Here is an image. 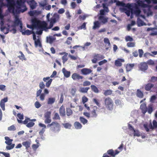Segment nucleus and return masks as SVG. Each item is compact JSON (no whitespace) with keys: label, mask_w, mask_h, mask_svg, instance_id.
<instances>
[{"label":"nucleus","mask_w":157,"mask_h":157,"mask_svg":"<svg viewBox=\"0 0 157 157\" xmlns=\"http://www.w3.org/2000/svg\"><path fill=\"white\" fill-rule=\"evenodd\" d=\"M48 21L50 22L49 25L48 27H47V24L44 21L42 22L36 18L33 19L32 21V25L33 27L42 28L45 31H46L48 29H50L53 27L54 24L57 21V18L55 16H53Z\"/></svg>","instance_id":"1"},{"label":"nucleus","mask_w":157,"mask_h":157,"mask_svg":"<svg viewBox=\"0 0 157 157\" xmlns=\"http://www.w3.org/2000/svg\"><path fill=\"white\" fill-rule=\"evenodd\" d=\"M6 1L7 2V6L8 8L9 11L13 14L17 13L18 10L15 9L16 5L15 1L13 0H6Z\"/></svg>","instance_id":"2"},{"label":"nucleus","mask_w":157,"mask_h":157,"mask_svg":"<svg viewBox=\"0 0 157 157\" xmlns=\"http://www.w3.org/2000/svg\"><path fill=\"white\" fill-rule=\"evenodd\" d=\"M104 104L105 107L108 110H111L113 108V102L110 97H108L104 98Z\"/></svg>","instance_id":"3"},{"label":"nucleus","mask_w":157,"mask_h":157,"mask_svg":"<svg viewBox=\"0 0 157 157\" xmlns=\"http://www.w3.org/2000/svg\"><path fill=\"white\" fill-rule=\"evenodd\" d=\"M5 139L6 140L5 143L8 145L6 146V149L8 150H10L13 149L15 146L14 144H12L13 140L10 139L9 137L7 136L5 137Z\"/></svg>","instance_id":"4"},{"label":"nucleus","mask_w":157,"mask_h":157,"mask_svg":"<svg viewBox=\"0 0 157 157\" xmlns=\"http://www.w3.org/2000/svg\"><path fill=\"white\" fill-rule=\"evenodd\" d=\"M25 1L23 0H17L16 1V4L17 5V8L18 9H21V7H24L23 9H21L20 11L21 12L23 13L27 10V8L26 6L24 5Z\"/></svg>","instance_id":"5"},{"label":"nucleus","mask_w":157,"mask_h":157,"mask_svg":"<svg viewBox=\"0 0 157 157\" xmlns=\"http://www.w3.org/2000/svg\"><path fill=\"white\" fill-rule=\"evenodd\" d=\"M93 59L92 61L93 63H95L97 61L103 59L105 57L104 56L100 54L94 53L93 56Z\"/></svg>","instance_id":"6"},{"label":"nucleus","mask_w":157,"mask_h":157,"mask_svg":"<svg viewBox=\"0 0 157 157\" xmlns=\"http://www.w3.org/2000/svg\"><path fill=\"white\" fill-rule=\"evenodd\" d=\"M51 112L48 111L45 113L44 117L45 118L44 123L45 124H49L51 122L52 120L51 118Z\"/></svg>","instance_id":"7"},{"label":"nucleus","mask_w":157,"mask_h":157,"mask_svg":"<svg viewBox=\"0 0 157 157\" xmlns=\"http://www.w3.org/2000/svg\"><path fill=\"white\" fill-rule=\"evenodd\" d=\"M51 128V130L54 132H59L60 130V126L59 123L56 121Z\"/></svg>","instance_id":"8"},{"label":"nucleus","mask_w":157,"mask_h":157,"mask_svg":"<svg viewBox=\"0 0 157 157\" xmlns=\"http://www.w3.org/2000/svg\"><path fill=\"white\" fill-rule=\"evenodd\" d=\"M119 153V151L117 150H116L115 151L112 149H109L107 151L106 154L108 155H110V156L114 157L115 156Z\"/></svg>","instance_id":"9"},{"label":"nucleus","mask_w":157,"mask_h":157,"mask_svg":"<svg viewBox=\"0 0 157 157\" xmlns=\"http://www.w3.org/2000/svg\"><path fill=\"white\" fill-rule=\"evenodd\" d=\"M139 69L142 71L146 70L148 68L147 63L144 62L141 63L138 65Z\"/></svg>","instance_id":"10"},{"label":"nucleus","mask_w":157,"mask_h":157,"mask_svg":"<svg viewBox=\"0 0 157 157\" xmlns=\"http://www.w3.org/2000/svg\"><path fill=\"white\" fill-rule=\"evenodd\" d=\"M102 6L104 8V9L101 10L100 11V14L101 16L105 15V12L108 13L109 11L108 8L107 6H106L105 4L104 3H103Z\"/></svg>","instance_id":"11"},{"label":"nucleus","mask_w":157,"mask_h":157,"mask_svg":"<svg viewBox=\"0 0 157 157\" xmlns=\"http://www.w3.org/2000/svg\"><path fill=\"white\" fill-rule=\"evenodd\" d=\"M71 78L74 80L78 81L80 79H82L83 78V77L77 73H73L72 76Z\"/></svg>","instance_id":"12"},{"label":"nucleus","mask_w":157,"mask_h":157,"mask_svg":"<svg viewBox=\"0 0 157 157\" xmlns=\"http://www.w3.org/2000/svg\"><path fill=\"white\" fill-rule=\"evenodd\" d=\"M8 100V98L7 97L4 98L2 99L0 103V107L2 108L3 110H5V103L7 102Z\"/></svg>","instance_id":"13"},{"label":"nucleus","mask_w":157,"mask_h":157,"mask_svg":"<svg viewBox=\"0 0 157 157\" xmlns=\"http://www.w3.org/2000/svg\"><path fill=\"white\" fill-rule=\"evenodd\" d=\"M43 80L44 82H46V86L47 87H49L50 86L52 81V79H50V77L44 78Z\"/></svg>","instance_id":"14"},{"label":"nucleus","mask_w":157,"mask_h":157,"mask_svg":"<svg viewBox=\"0 0 157 157\" xmlns=\"http://www.w3.org/2000/svg\"><path fill=\"white\" fill-rule=\"evenodd\" d=\"M28 2L31 9L33 10L36 8L37 6V3L34 0H30Z\"/></svg>","instance_id":"15"},{"label":"nucleus","mask_w":157,"mask_h":157,"mask_svg":"<svg viewBox=\"0 0 157 157\" xmlns=\"http://www.w3.org/2000/svg\"><path fill=\"white\" fill-rule=\"evenodd\" d=\"M97 110V107L94 106L93 110L91 111L90 114V117L92 118H96L97 117L98 114L96 112Z\"/></svg>","instance_id":"16"},{"label":"nucleus","mask_w":157,"mask_h":157,"mask_svg":"<svg viewBox=\"0 0 157 157\" xmlns=\"http://www.w3.org/2000/svg\"><path fill=\"white\" fill-rule=\"evenodd\" d=\"M92 71L91 69L87 68H84L81 70L82 74L85 75H88L91 73Z\"/></svg>","instance_id":"17"},{"label":"nucleus","mask_w":157,"mask_h":157,"mask_svg":"<svg viewBox=\"0 0 157 157\" xmlns=\"http://www.w3.org/2000/svg\"><path fill=\"white\" fill-rule=\"evenodd\" d=\"M31 144V141H24L22 143V145L25 147V149L27 152H29L28 150L29 148L30 147Z\"/></svg>","instance_id":"18"},{"label":"nucleus","mask_w":157,"mask_h":157,"mask_svg":"<svg viewBox=\"0 0 157 157\" xmlns=\"http://www.w3.org/2000/svg\"><path fill=\"white\" fill-rule=\"evenodd\" d=\"M124 62L123 59H118L115 62V65L117 67H121L122 65V62Z\"/></svg>","instance_id":"19"},{"label":"nucleus","mask_w":157,"mask_h":157,"mask_svg":"<svg viewBox=\"0 0 157 157\" xmlns=\"http://www.w3.org/2000/svg\"><path fill=\"white\" fill-rule=\"evenodd\" d=\"M136 3L139 6L143 8H146L148 6L147 4L144 3V1L138 0L136 2Z\"/></svg>","instance_id":"20"},{"label":"nucleus","mask_w":157,"mask_h":157,"mask_svg":"<svg viewBox=\"0 0 157 157\" xmlns=\"http://www.w3.org/2000/svg\"><path fill=\"white\" fill-rule=\"evenodd\" d=\"M59 112L61 116L64 117L65 116V108L62 105L60 107L59 110Z\"/></svg>","instance_id":"21"},{"label":"nucleus","mask_w":157,"mask_h":157,"mask_svg":"<svg viewBox=\"0 0 157 157\" xmlns=\"http://www.w3.org/2000/svg\"><path fill=\"white\" fill-rule=\"evenodd\" d=\"M6 6V5L3 3V0H0V18L2 19L3 16L2 14V8L3 6Z\"/></svg>","instance_id":"22"},{"label":"nucleus","mask_w":157,"mask_h":157,"mask_svg":"<svg viewBox=\"0 0 157 157\" xmlns=\"http://www.w3.org/2000/svg\"><path fill=\"white\" fill-rule=\"evenodd\" d=\"M56 40L55 37H53L52 36H47L46 37V42L47 43L52 44L53 41Z\"/></svg>","instance_id":"23"},{"label":"nucleus","mask_w":157,"mask_h":157,"mask_svg":"<svg viewBox=\"0 0 157 157\" xmlns=\"http://www.w3.org/2000/svg\"><path fill=\"white\" fill-rule=\"evenodd\" d=\"M154 85L151 83H148L145 86V89L146 90L149 91L154 86Z\"/></svg>","instance_id":"24"},{"label":"nucleus","mask_w":157,"mask_h":157,"mask_svg":"<svg viewBox=\"0 0 157 157\" xmlns=\"http://www.w3.org/2000/svg\"><path fill=\"white\" fill-rule=\"evenodd\" d=\"M62 72L64 76L65 77L67 78L70 77L71 74V72L70 71H67L66 69L64 68L62 69Z\"/></svg>","instance_id":"25"},{"label":"nucleus","mask_w":157,"mask_h":157,"mask_svg":"<svg viewBox=\"0 0 157 157\" xmlns=\"http://www.w3.org/2000/svg\"><path fill=\"white\" fill-rule=\"evenodd\" d=\"M136 95L138 98H142L144 96L143 93L139 89L137 90Z\"/></svg>","instance_id":"26"},{"label":"nucleus","mask_w":157,"mask_h":157,"mask_svg":"<svg viewBox=\"0 0 157 157\" xmlns=\"http://www.w3.org/2000/svg\"><path fill=\"white\" fill-rule=\"evenodd\" d=\"M99 19L103 24H105L107 22L108 18L107 17H105L103 16H100L99 17Z\"/></svg>","instance_id":"27"},{"label":"nucleus","mask_w":157,"mask_h":157,"mask_svg":"<svg viewBox=\"0 0 157 157\" xmlns=\"http://www.w3.org/2000/svg\"><path fill=\"white\" fill-rule=\"evenodd\" d=\"M134 64H128L126 65V69L127 71H129L132 70L134 66Z\"/></svg>","instance_id":"28"},{"label":"nucleus","mask_w":157,"mask_h":157,"mask_svg":"<svg viewBox=\"0 0 157 157\" xmlns=\"http://www.w3.org/2000/svg\"><path fill=\"white\" fill-rule=\"evenodd\" d=\"M74 126L75 128L77 129H81L82 127V125L78 122L76 121L74 124Z\"/></svg>","instance_id":"29"},{"label":"nucleus","mask_w":157,"mask_h":157,"mask_svg":"<svg viewBox=\"0 0 157 157\" xmlns=\"http://www.w3.org/2000/svg\"><path fill=\"white\" fill-rule=\"evenodd\" d=\"M35 47H39L41 48L42 47V44L39 39H37V40L35 41Z\"/></svg>","instance_id":"30"},{"label":"nucleus","mask_w":157,"mask_h":157,"mask_svg":"<svg viewBox=\"0 0 157 157\" xmlns=\"http://www.w3.org/2000/svg\"><path fill=\"white\" fill-rule=\"evenodd\" d=\"M19 53H20L21 55H19L18 57L20 59L22 60V61L24 60L26 61L27 60V59L25 57V55H24L22 52L21 51H19Z\"/></svg>","instance_id":"31"},{"label":"nucleus","mask_w":157,"mask_h":157,"mask_svg":"<svg viewBox=\"0 0 157 157\" xmlns=\"http://www.w3.org/2000/svg\"><path fill=\"white\" fill-rule=\"evenodd\" d=\"M91 90L95 93H99V90L97 87L94 85H91L90 86Z\"/></svg>","instance_id":"32"},{"label":"nucleus","mask_w":157,"mask_h":157,"mask_svg":"<svg viewBox=\"0 0 157 157\" xmlns=\"http://www.w3.org/2000/svg\"><path fill=\"white\" fill-rule=\"evenodd\" d=\"M60 117L58 113H54L52 117V119L53 120H60Z\"/></svg>","instance_id":"33"},{"label":"nucleus","mask_w":157,"mask_h":157,"mask_svg":"<svg viewBox=\"0 0 157 157\" xmlns=\"http://www.w3.org/2000/svg\"><path fill=\"white\" fill-rule=\"evenodd\" d=\"M100 25L99 22L97 21L94 22V25L93 27V29H95L96 28H98L100 27Z\"/></svg>","instance_id":"34"},{"label":"nucleus","mask_w":157,"mask_h":157,"mask_svg":"<svg viewBox=\"0 0 157 157\" xmlns=\"http://www.w3.org/2000/svg\"><path fill=\"white\" fill-rule=\"evenodd\" d=\"M55 101V98H48L47 101L48 104H52Z\"/></svg>","instance_id":"35"},{"label":"nucleus","mask_w":157,"mask_h":157,"mask_svg":"<svg viewBox=\"0 0 157 157\" xmlns=\"http://www.w3.org/2000/svg\"><path fill=\"white\" fill-rule=\"evenodd\" d=\"M89 89V87H81L80 90V91L82 93H86Z\"/></svg>","instance_id":"36"},{"label":"nucleus","mask_w":157,"mask_h":157,"mask_svg":"<svg viewBox=\"0 0 157 157\" xmlns=\"http://www.w3.org/2000/svg\"><path fill=\"white\" fill-rule=\"evenodd\" d=\"M21 32H22V34L23 35H29L32 34L33 33L32 31H30L29 29H27L24 32H22V31H21Z\"/></svg>","instance_id":"37"},{"label":"nucleus","mask_w":157,"mask_h":157,"mask_svg":"<svg viewBox=\"0 0 157 157\" xmlns=\"http://www.w3.org/2000/svg\"><path fill=\"white\" fill-rule=\"evenodd\" d=\"M79 120L80 122L83 124H86L88 122V121L82 117H80Z\"/></svg>","instance_id":"38"},{"label":"nucleus","mask_w":157,"mask_h":157,"mask_svg":"<svg viewBox=\"0 0 157 157\" xmlns=\"http://www.w3.org/2000/svg\"><path fill=\"white\" fill-rule=\"evenodd\" d=\"M22 22L17 17H16L14 23L16 25H18Z\"/></svg>","instance_id":"39"},{"label":"nucleus","mask_w":157,"mask_h":157,"mask_svg":"<svg viewBox=\"0 0 157 157\" xmlns=\"http://www.w3.org/2000/svg\"><path fill=\"white\" fill-rule=\"evenodd\" d=\"M157 82V77L152 76L149 80L148 82Z\"/></svg>","instance_id":"40"},{"label":"nucleus","mask_w":157,"mask_h":157,"mask_svg":"<svg viewBox=\"0 0 157 157\" xmlns=\"http://www.w3.org/2000/svg\"><path fill=\"white\" fill-rule=\"evenodd\" d=\"M73 112L72 110L70 108H67L66 114L67 116H70L72 115Z\"/></svg>","instance_id":"41"},{"label":"nucleus","mask_w":157,"mask_h":157,"mask_svg":"<svg viewBox=\"0 0 157 157\" xmlns=\"http://www.w3.org/2000/svg\"><path fill=\"white\" fill-rule=\"evenodd\" d=\"M112 91L111 90H105L103 94L105 96L110 95L112 94Z\"/></svg>","instance_id":"42"},{"label":"nucleus","mask_w":157,"mask_h":157,"mask_svg":"<svg viewBox=\"0 0 157 157\" xmlns=\"http://www.w3.org/2000/svg\"><path fill=\"white\" fill-rule=\"evenodd\" d=\"M63 126L66 128L70 129L72 125L69 123H66L63 124Z\"/></svg>","instance_id":"43"},{"label":"nucleus","mask_w":157,"mask_h":157,"mask_svg":"<svg viewBox=\"0 0 157 157\" xmlns=\"http://www.w3.org/2000/svg\"><path fill=\"white\" fill-rule=\"evenodd\" d=\"M134 136L139 137L140 136L141 134L140 132L138 130H134Z\"/></svg>","instance_id":"44"},{"label":"nucleus","mask_w":157,"mask_h":157,"mask_svg":"<svg viewBox=\"0 0 157 157\" xmlns=\"http://www.w3.org/2000/svg\"><path fill=\"white\" fill-rule=\"evenodd\" d=\"M147 112L149 114H151L153 111V106L152 105H150L148 107Z\"/></svg>","instance_id":"45"},{"label":"nucleus","mask_w":157,"mask_h":157,"mask_svg":"<svg viewBox=\"0 0 157 157\" xmlns=\"http://www.w3.org/2000/svg\"><path fill=\"white\" fill-rule=\"evenodd\" d=\"M135 45V42H129L127 44V46L128 47H134Z\"/></svg>","instance_id":"46"},{"label":"nucleus","mask_w":157,"mask_h":157,"mask_svg":"<svg viewBox=\"0 0 157 157\" xmlns=\"http://www.w3.org/2000/svg\"><path fill=\"white\" fill-rule=\"evenodd\" d=\"M16 130V128L14 125H12L8 128V130L10 131H14Z\"/></svg>","instance_id":"47"},{"label":"nucleus","mask_w":157,"mask_h":157,"mask_svg":"<svg viewBox=\"0 0 157 157\" xmlns=\"http://www.w3.org/2000/svg\"><path fill=\"white\" fill-rule=\"evenodd\" d=\"M135 8L136 10L134 11L135 13L136 14H139L141 12V11L139 9L136 5Z\"/></svg>","instance_id":"48"},{"label":"nucleus","mask_w":157,"mask_h":157,"mask_svg":"<svg viewBox=\"0 0 157 157\" xmlns=\"http://www.w3.org/2000/svg\"><path fill=\"white\" fill-rule=\"evenodd\" d=\"M125 40L126 41H132L133 40V39L130 36H127L125 37Z\"/></svg>","instance_id":"49"},{"label":"nucleus","mask_w":157,"mask_h":157,"mask_svg":"<svg viewBox=\"0 0 157 157\" xmlns=\"http://www.w3.org/2000/svg\"><path fill=\"white\" fill-rule=\"evenodd\" d=\"M68 53H66L62 57V60L63 63H64L67 60V56Z\"/></svg>","instance_id":"50"},{"label":"nucleus","mask_w":157,"mask_h":157,"mask_svg":"<svg viewBox=\"0 0 157 157\" xmlns=\"http://www.w3.org/2000/svg\"><path fill=\"white\" fill-rule=\"evenodd\" d=\"M88 100V99L86 96H84L82 98V101L83 103L85 104Z\"/></svg>","instance_id":"51"},{"label":"nucleus","mask_w":157,"mask_h":157,"mask_svg":"<svg viewBox=\"0 0 157 157\" xmlns=\"http://www.w3.org/2000/svg\"><path fill=\"white\" fill-rule=\"evenodd\" d=\"M35 124V123L33 122H30L26 124V126L28 128H31Z\"/></svg>","instance_id":"52"},{"label":"nucleus","mask_w":157,"mask_h":157,"mask_svg":"<svg viewBox=\"0 0 157 157\" xmlns=\"http://www.w3.org/2000/svg\"><path fill=\"white\" fill-rule=\"evenodd\" d=\"M104 43L106 44H108V46H109L110 45V43L109 39L107 38H105L104 39Z\"/></svg>","instance_id":"53"},{"label":"nucleus","mask_w":157,"mask_h":157,"mask_svg":"<svg viewBox=\"0 0 157 157\" xmlns=\"http://www.w3.org/2000/svg\"><path fill=\"white\" fill-rule=\"evenodd\" d=\"M39 86L40 89L42 90L44 88L45 85L43 82H41L40 83Z\"/></svg>","instance_id":"54"},{"label":"nucleus","mask_w":157,"mask_h":157,"mask_svg":"<svg viewBox=\"0 0 157 157\" xmlns=\"http://www.w3.org/2000/svg\"><path fill=\"white\" fill-rule=\"evenodd\" d=\"M72 39L71 37H68L67 40L66 41V43L68 45L70 44L71 43V42L70 41H71L72 40Z\"/></svg>","instance_id":"55"},{"label":"nucleus","mask_w":157,"mask_h":157,"mask_svg":"<svg viewBox=\"0 0 157 157\" xmlns=\"http://www.w3.org/2000/svg\"><path fill=\"white\" fill-rule=\"evenodd\" d=\"M1 23L2 24L1 27V31L3 32L4 29H7V28L6 27L3 26V25L4 24L3 21H1Z\"/></svg>","instance_id":"56"},{"label":"nucleus","mask_w":157,"mask_h":157,"mask_svg":"<svg viewBox=\"0 0 157 157\" xmlns=\"http://www.w3.org/2000/svg\"><path fill=\"white\" fill-rule=\"evenodd\" d=\"M0 153L2 154L5 157H10V154L8 153L0 151Z\"/></svg>","instance_id":"57"},{"label":"nucleus","mask_w":157,"mask_h":157,"mask_svg":"<svg viewBox=\"0 0 157 157\" xmlns=\"http://www.w3.org/2000/svg\"><path fill=\"white\" fill-rule=\"evenodd\" d=\"M90 84V82L89 81H85L83 83V86H89Z\"/></svg>","instance_id":"58"},{"label":"nucleus","mask_w":157,"mask_h":157,"mask_svg":"<svg viewBox=\"0 0 157 157\" xmlns=\"http://www.w3.org/2000/svg\"><path fill=\"white\" fill-rule=\"evenodd\" d=\"M68 56L71 59L73 60H76L77 59V57L72 56L70 54Z\"/></svg>","instance_id":"59"},{"label":"nucleus","mask_w":157,"mask_h":157,"mask_svg":"<svg viewBox=\"0 0 157 157\" xmlns=\"http://www.w3.org/2000/svg\"><path fill=\"white\" fill-rule=\"evenodd\" d=\"M156 99V97L155 95H152L150 99V101L151 102H154V101L155 100V99Z\"/></svg>","instance_id":"60"},{"label":"nucleus","mask_w":157,"mask_h":157,"mask_svg":"<svg viewBox=\"0 0 157 157\" xmlns=\"http://www.w3.org/2000/svg\"><path fill=\"white\" fill-rule=\"evenodd\" d=\"M41 105L40 103L38 101H36L35 103V106L36 108H39L41 106Z\"/></svg>","instance_id":"61"},{"label":"nucleus","mask_w":157,"mask_h":157,"mask_svg":"<svg viewBox=\"0 0 157 157\" xmlns=\"http://www.w3.org/2000/svg\"><path fill=\"white\" fill-rule=\"evenodd\" d=\"M107 60L106 59H103V60L100 61L99 63V65L100 66L103 65V64L106 63L107 62Z\"/></svg>","instance_id":"62"},{"label":"nucleus","mask_w":157,"mask_h":157,"mask_svg":"<svg viewBox=\"0 0 157 157\" xmlns=\"http://www.w3.org/2000/svg\"><path fill=\"white\" fill-rule=\"evenodd\" d=\"M137 25L138 26H141L144 25V22L141 20L137 21Z\"/></svg>","instance_id":"63"},{"label":"nucleus","mask_w":157,"mask_h":157,"mask_svg":"<svg viewBox=\"0 0 157 157\" xmlns=\"http://www.w3.org/2000/svg\"><path fill=\"white\" fill-rule=\"evenodd\" d=\"M40 98L41 100L43 101L44 100L45 97V94H44L42 93L40 95Z\"/></svg>","instance_id":"64"}]
</instances>
